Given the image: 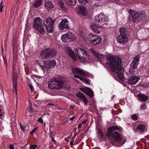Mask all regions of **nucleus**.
<instances>
[{
    "label": "nucleus",
    "instance_id": "obj_1",
    "mask_svg": "<svg viewBox=\"0 0 149 149\" xmlns=\"http://www.w3.org/2000/svg\"><path fill=\"white\" fill-rule=\"evenodd\" d=\"M108 66L113 72L116 73L118 78L120 80L123 79L124 70L121 67L122 59L119 57H114L113 56L107 57Z\"/></svg>",
    "mask_w": 149,
    "mask_h": 149
},
{
    "label": "nucleus",
    "instance_id": "obj_2",
    "mask_svg": "<svg viewBox=\"0 0 149 149\" xmlns=\"http://www.w3.org/2000/svg\"><path fill=\"white\" fill-rule=\"evenodd\" d=\"M57 54V52L54 49L46 48L42 50L40 53V56L42 59H48L54 57Z\"/></svg>",
    "mask_w": 149,
    "mask_h": 149
},
{
    "label": "nucleus",
    "instance_id": "obj_3",
    "mask_svg": "<svg viewBox=\"0 0 149 149\" xmlns=\"http://www.w3.org/2000/svg\"><path fill=\"white\" fill-rule=\"evenodd\" d=\"M78 58L83 62L88 61L90 59V56L87 52L81 48H77L75 51Z\"/></svg>",
    "mask_w": 149,
    "mask_h": 149
},
{
    "label": "nucleus",
    "instance_id": "obj_4",
    "mask_svg": "<svg viewBox=\"0 0 149 149\" xmlns=\"http://www.w3.org/2000/svg\"><path fill=\"white\" fill-rule=\"evenodd\" d=\"M56 21L55 19H53L50 16L43 21L44 26L46 27V29L48 33H52L54 31V23Z\"/></svg>",
    "mask_w": 149,
    "mask_h": 149
},
{
    "label": "nucleus",
    "instance_id": "obj_5",
    "mask_svg": "<svg viewBox=\"0 0 149 149\" xmlns=\"http://www.w3.org/2000/svg\"><path fill=\"white\" fill-rule=\"evenodd\" d=\"M96 22L99 23L104 28L107 26V24L109 22V18L105 15L103 13H101L96 15L94 17Z\"/></svg>",
    "mask_w": 149,
    "mask_h": 149
},
{
    "label": "nucleus",
    "instance_id": "obj_6",
    "mask_svg": "<svg viewBox=\"0 0 149 149\" xmlns=\"http://www.w3.org/2000/svg\"><path fill=\"white\" fill-rule=\"evenodd\" d=\"M34 23L33 27L36 29L41 34H44L45 33V29L42 26V20L40 17L35 18L34 20Z\"/></svg>",
    "mask_w": 149,
    "mask_h": 149
},
{
    "label": "nucleus",
    "instance_id": "obj_7",
    "mask_svg": "<svg viewBox=\"0 0 149 149\" xmlns=\"http://www.w3.org/2000/svg\"><path fill=\"white\" fill-rule=\"evenodd\" d=\"M130 11L132 15H134L133 19L134 22L142 21L146 19V15L144 11H134L132 12L130 10Z\"/></svg>",
    "mask_w": 149,
    "mask_h": 149
},
{
    "label": "nucleus",
    "instance_id": "obj_8",
    "mask_svg": "<svg viewBox=\"0 0 149 149\" xmlns=\"http://www.w3.org/2000/svg\"><path fill=\"white\" fill-rule=\"evenodd\" d=\"M111 136L113 139L117 143H119L121 145L124 144L126 141V139L125 138H122L121 134L116 132H114L112 133Z\"/></svg>",
    "mask_w": 149,
    "mask_h": 149
},
{
    "label": "nucleus",
    "instance_id": "obj_9",
    "mask_svg": "<svg viewBox=\"0 0 149 149\" xmlns=\"http://www.w3.org/2000/svg\"><path fill=\"white\" fill-rule=\"evenodd\" d=\"M56 64V62L55 60H49L46 62H43V65L41 64L40 66L42 70H45V69H49L52 67H54Z\"/></svg>",
    "mask_w": 149,
    "mask_h": 149
},
{
    "label": "nucleus",
    "instance_id": "obj_10",
    "mask_svg": "<svg viewBox=\"0 0 149 149\" xmlns=\"http://www.w3.org/2000/svg\"><path fill=\"white\" fill-rule=\"evenodd\" d=\"M61 38L63 42L67 43L70 42H73L75 38L74 35L70 32L61 36Z\"/></svg>",
    "mask_w": 149,
    "mask_h": 149
},
{
    "label": "nucleus",
    "instance_id": "obj_11",
    "mask_svg": "<svg viewBox=\"0 0 149 149\" xmlns=\"http://www.w3.org/2000/svg\"><path fill=\"white\" fill-rule=\"evenodd\" d=\"M62 81V80L54 78L53 81L49 83L48 87L52 89H58Z\"/></svg>",
    "mask_w": 149,
    "mask_h": 149
},
{
    "label": "nucleus",
    "instance_id": "obj_12",
    "mask_svg": "<svg viewBox=\"0 0 149 149\" xmlns=\"http://www.w3.org/2000/svg\"><path fill=\"white\" fill-rule=\"evenodd\" d=\"M71 70L74 76L75 75H76V74L83 76L85 77H86L88 76L87 74L85 73L84 70H81L77 68L72 67Z\"/></svg>",
    "mask_w": 149,
    "mask_h": 149
},
{
    "label": "nucleus",
    "instance_id": "obj_13",
    "mask_svg": "<svg viewBox=\"0 0 149 149\" xmlns=\"http://www.w3.org/2000/svg\"><path fill=\"white\" fill-rule=\"evenodd\" d=\"M68 24V21L67 19H65L62 20L58 26L60 30H63L64 29H69V28Z\"/></svg>",
    "mask_w": 149,
    "mask_h": 149
},
{
    "label": "nucleus",
    "instance_id": "obj_14",
    "mask_svg": "<svg viewBox=\"0 0 149 149\" xmlns=\"http://www.w3.org/2000/svg\"><path fill=\"white\" fill-rule=\"evenodd\" d=\"M117 41L121 44H125L128 41V36L118 35L117 37Z\"/></svg>",
    "mask_w": 149,
    "mask_h": 149
},
{
    "label": "nucleus",
    "instance_id": "obj_15",
    "mask_svg": "<svg viewBox=\"0 0 149 149\" xmlns=\"http://www.w3.org/2000/svg\"><path fill=\"white\" fill-rule=\"evenodd\" d=\"M140 79V77L137 76H132L127 79L128 82L130 84L134 85Z\"/></svg>",
    "mask_w": 149,
    "mask_h": 149
},
{
    "label": "nucleus",
    "instance_id": "obj_16",
    "mask_svg": "<svg viewBox=\"0 0 149 149\" xmlns=\"http://www.w3.org/2000/svg\"><path fill=\"white\" fill-rule=\"evenodd\" d=\"M120 130V128L117 126H113L109 127L107 130V136L109 137L111 136L112 132L116 130Z\"/></svg>",
    "mask_w": 149,
    "mask_h": 149
},
{
    "label": "nucleus",
    "instance_id": "obj_17",
    "mask_svg": "<svg viewBox=\"0 0 149 149\" xmlns=\"http://www.w3.org/2000/svg\"><path fill=\"white\" fill-rule=\"evenodd\" d=\"M76 95L77 96L80 98V100H83L85 104H87L88 103V101L85 96L81 93L79 92L77 93Z\"/></svg>",
    "mask_w": 149,
    "mask_h": 149
},
{
    "label": "nucleus",
    "instance_id": "obj_18",
    "mask_svg": "<svg viewBox=\"0 0 149 149\" xmlns=\"http://www.w3.org/2000/svg\"><path fill=\"white\" fill-rule=\"evenodd\" d=\"M137 96L138 97V100L140 102H146L148 99L147 95L143 93H139Z\"/></svg>",
    "mask_w": 149,
    "mask_h": 149
},
{
    "label": "nucleus",
    "instance_id": "obj_19",
    "mask_svg": "<svg viewBox=\"0 0 149 149\" xmlns=\"http://www.w3.org/2000/svg\"><path fill=\"white\" fill-rule=\"evenodd\" d=\"M65 50L69 56L73 60L76 59L75 55L73 51L69 47H66Z\"/></svg>",
    "mask_w": 149,
    "mask_h": 149
},
{
    "label": "nucleus",
    "instance_id": "obj_20",
    "mask_svg": "<svg viewBox=\"0 0 149 149\" xmlns=\"http://www.w3.org/2000/svg\"><path fill=\"white\" fill-rule=\"evenodd\" d=\"M90 27L94 32L97 34L100 33V28L97 25L95 24H91L90 26Z\"/></svg>",
    "mask_w": 149,
    "mask_h": 149
},
{
    "label": "nucleus",
    "instance_id": "obj_21",
    "mask_svg": "<svg viewBox=\"0 0 149 149\" xmlns=\"http://www.w3.org/2000/svg\"><path fill=\"white\" fill-rule=\"evenodd\" d=\"M102 40V39L100 37L96 35L93 41L91 43L93 45L95 46L100 43Z\"/></svg>",
    "mask_w": 149,
    "mask_h": 149
},
{
    "label": "nucleus",
    "instance_id": "obj_22",
    "mask_svg": "<svg viewBox=\"0 0 149 149\" xmlns=\"http://www.w3.org/2000/svg\"><path fill=\"white\" fill-rule=\"evenodd\" d=\"M119 35L129 36L127 30L124 27H122L119 29Z\"/></svg>",
    "mask_w": 149,
    "mask_h": 149
},
{
    "label": "nucleus",
    "instance_id": "obj_23",
    "mask_svg": "<svg viewBox=\"0 0 149 149\" xmlns=\"http://www.w3.org/2000/svg\"><path fill=\"white\" fill-rule=\"evenodd\" d=\"M45 7L46 10H49L53 8L54 6L52 3L49 1H46L45 3Z\"/></svg>",
    "mask_w": 149,
    "mask_h": 149
},
{
    "label": "nucleus",
    "instance_id": "obj_24",
    "mask_svg": "<svg viewBox=\"0 0 149 149\" xmlns=\"http://www.w3.org/2000/svg\"><path fill=\"white\" fill-rule=\"evenodd\" d=\"M86 8L82 6H79L77 9L78 13L81 14L82 15H86Z\"/></svg>",
    "mask_w": 149,
    "mask_h": 149
},
{
    "label": "nucleus",
    "instance_id": "obj_25",
    "mask_svg": "<svg viewBox=\"0 0 149 149\" xmlns=\"http://www.w3.org/2000/svg\"><path fill=\"white\" fill-rule=\"evenodd\" d=\"M63 87L67 89H70V87L68 84V83L62 80V82L59 87V88H61Z\"/></svg>",
    "mask_w": 149,
    "mask_h": 149
},
{
    "label": "nucleus",
    "instance_id": "obj_26",
    "mask_svg": "<svg viewBox=\"0 0 149 149\" xmlns=\"http://www.w3.org/2000/svg\"><path fill=\"white\" fill-rule=\"evenodd\" d=\"M145 128V125L143 124H141L139 125L136 127V130L139 131L141 133L144 132V130Z\"/></svg>",
    "mask_w": 149,
    "mask_h": 149
},
{
    "label": "nucleus",
    "instance_id": "obj_27",
    "mask_svg": "<svg viewBox=\"0 0 149 149\" xmlns=\"http://www.w3.org/2000/svg\"><path fill=\"white\" fill-rule=\"evenodd\" d=\"M42 0H35L33 2V6L35 8H37L41 6Z\"/></svg>",
    "mask_w": 149,
    "mask_h": 149
},
{
    "label": "nucleus",
    "instance_id": "obj_28",
    "mask_svg": "<svg viewBox=\"0 0 149 149\" xmlns=\"http://www.w3.org/2000/svg\"><path fill=\"white\" fill-rule=\"evenodd\" d=\"M88 88V90L86 94L88 95L90 98H91L94 96V92L90 88Z\"/></svg>",
    "mask_w": 149,
    "mask_h": 149
},
{
    "label": "nucleus",
    "instance_id": "obj_29",
    "mask_svg": "<svg viewBox=\"0 0 149 149\" xmlns=\"http://www.w3.org/2000/svg\"><path fill=\"white\" fill-rule=\"evenodd\" d=\"M13 86L14 88L13 90L17 94V80H13Z\"/></svg>",
    "mask_w": 149,
    "mask_h": 149
},
{
    "label": "nucleus",
    "instance_id": "obj_30",
    "mask_svg": "<svg viewBox=\"0 0 149 149\" xmlns=\"http://www.w3.org/2000/svg\"><path fill=\"white\" fill-rule=\"evenodd\" d=\"M95 36L92 34H89L87 37V40H88L91 42L93 41Z\"/></svg>",
    "mask_w": 149,
    "mask_h": 149
},
{
    "label": "nucleus",
    "instance_id": "obj_31",
    "mask_svg": "<svg viewBox=\"0 0 149 149\" xmlns=\"http://www.w3.org/2000/svg\"><path fill=\"white\" fill-rule=\"evenodd\" d=\"M79 3L81 5H85L90 3L91 0H78Z\"/></svg>",
    "mask_w": 149,
    "mask_h": 149
},
{
    "label": "nucleus",
    "instance_id": "obj_32",
    "mask_svg": "<svg viewBox=\"0 0 149 149\" xmlns=\"http://www.w3.org/2000/svg\"><path fill=\"white\" fill-rule=\"evenodd\" d=\"M130 10H131V11H132V12L134 11V10H132V9H130V10H129V13L130 14V15H129L128 18V19L129 20V21L130 22H131L132 21L134 22V20L133 19V17H133L134 15H132L131 13L130 12Z\"/></svg>",
    "mask_w": 149,
    "mask_h": 149
},
{
    "label": "nucleus",
    "instance_id": "obj_33",
    "mask_svg": "<svg viewBox=\"0 0 149 149\" xmlns=\"http://www.w3.org/2000/svg\"><path fill=\"white\" fill-rule=\"evenodd\" d=\"M138 64H139L137 63V64H135V63L132 62V63L131 64V66L129 70V72H131V70L132 69L135 70L137 68V65Z\"/></svg>",
    "mask_w": 149,
    "mask_h": 149
},
{
    "label": "nucleus",
    "instance_id": "obj_34",
    "mask_svg": "<svg viewBox=\"0 0 149 149\" xmlns=\"http://www.w3.org/2000/svg\"><path fill=\"white\" fill-rule=\"evenodd\" d=\"M140 57V56L139 55H137L134 58L132 62L135 63V64H137V63L139 64V60Z\"/></svg>",
    "mask_w": 149,
    "mask_h": 149
},
{
    "label": "nucleus",
    "instance_id": "obj_35",
    "mask_svg": "<svg viewBox=\"0 0 149 149\" xmlns=\"http://www.w3.org/2000/svg\"><path fill=\"white\" fill-rule=\"evenodd\" d=\"M79 35L84 40L86 41L87 40V36L85 34H84L83 32L79 31Z\"/></svg>",
    "mask_w": 149,
    "mask_h": 149
},
{
    "label": "nucleus",
    "instance_id": "obj_36",
    "mask_svg": "<svg viewBox=\"0 0 149 149\" xmlns=\"http://www.w3.org/2000/svg\"><path fill=\"white\" fill-rule=\"evenodd\" d=\"M61 8L65 12L68 11V9L64 6L63 3L61 2L58 4Z\"/></svg>",
    "mask_w": 149,
    "mask_h": 149
},
{
    "label": "nucleus",
    "instance_id": "obj_37",
    "mask_svg": "<svg viewBox=\"0 0 149 149\" xmlns=\"http://www.w3.org/2000/svg\"><path fill=\"white\" fill-rule=\"evenodd\" d=\"M76 0H67V3L69 5H74L76 3Z\"/></svg>",
    "mask_w": 149,
    "mask_h": 149
},
{
    "label": "nucleus",
    "instance_id": "obj_38",
    "mask_svg": "<svg viewBox=\"0 0 149 149\" xmlns=\"http://www.w3.org/2000/svg\"><path fill=\"white\" fill-rule=\"evenodd\" d=\"M30 28V24L29 23V22L28 20V19H27L26 24L25 26V29L26 30H27L28 29L29 30V29Z\"/></svg>",
    "mask_w": 149,
    "mask_h": 149
},
{
    "label": "nucleus",
    "instance_id": "obj_39",
    "mask_svg": "<svg viewBox=\"0 0 149 149\" xmlns=\"http://www.w3.org/2000/svg\"><path fill=\"white\" fill-rule=\"evenodd\" d=\"M74 77L75 78H78L81 81H82L83 82L85 79V78H83L82 77H80V76L77 75H75L74 76Z\"/></svg>",
    "mask_w": 149,
    "mask_h": 149
},
{
    "label": "nucleus",
    "instance_id": "obj_40",
    "mask_svg": "<svg viewBox=\"0 0 149 149\" xmlns=\"http://www.w3.org/2000/svg\"><path fill=\"white\" fill-rule=\"evenodd\" d=\"M90 50L92 52V53L93 55L95 56V57H97L99 54L98 53L95 52L93 48H91L90 49Z\"/></svg>",
    "mask_w": 149,
    "mask_h": 149
},
{
    "label": "nucleus",
    "instance_id": "obj_41",
    "mask_svg": "<svg viewBox=\"0 0 149 149\" xmlns=\"http://www.w3.org/2000/svg\"><path fill=\"white\" fill-rule=\"evenodd\" d=\"M140 109L143 110H144L147 108V106L145 103L142 104L140 106Z\"/></svg>",
    "mask_w": 149,
    "mask_h": 149
},
{
    "label": "nucleus",
    "instance_id": "obj_42",
    "mask_svg": "<svg viewBox=\"0 0 149 149\" xmlns=\"http://www.w3.org/2000/svg\"><path fill=\"white\" fill-rule=\"evenodd\" d=\"M97 59L100 61H102L104 59V57L102 55L99 54L97 57Z\"/></svg>",
    "mask_w": 149,
    "mask_h": 149
},
{
    "label": "nucleus",
    "instance_id": "obj_43",
    "mask_svg": "<svg viewBox=\"0 0 149 149\" xmlns=\"http://www.w3.org/2000/svg\"><path fill=\"white\" fill-rule=\"evenodd\" d=\"M13 80H17V74L15 72H14L12 74Z\"/></svg>",
    "mask_w": 149,
    "mask_h": 149
},
{
    "label": "nucleus",
    "instance_id": "obj_44",
    "mask_svg": "<svg viewBox=\"0 0 149 149\" xmlns=\"http://www.w3.org/2000/svg\"><path fill=\"white\" fill-rule=\"evenodd\" d=\"M132 118L134 121H136L138 119V117L136 114L132 115Z\"/></svg>",
    "mask_w": 149,
    "mask_h": 149
},
{
    "label": "nucleus",
    "instance_id": "obj_45",
    "mask_svg": "<svg viewBox=\"0 0 149 149\" xmlns=\"http://www.w3.org/2000/svg\"><path fill=\"white\" fill-rule=\"evenodd\" d=\"M89 88L88 87H86L85 88H81L80 89L86 93L88 90V88Z\"/></svg>",
    "mask_w": 149,
    "mask_h": 149
},
{
    "label": "nucleus",
    "instance_id": "obj_46",
    "mask_svg": "<svg viewBox=\"0 0 149 149\" xmlns=\"http://www.w3.org/2000/svg\"><path fill=\"white\" fill-rule=\"evenodd\" d=\"M48 106H49V105H51L53 106L52 108L53 109H57V105H55L54 104H52V103H49L47 105Z\"/></svg>",
    "mask_w": 149,
    "mask_h": 149
},
{
    "label": "nucleus",
    "instance_id": "obj_47",
    "mask_svg": "<svg viewBox=\"0 0 149 149\" xmlns=\"http://www.w3.org/2000/svg\"><path fill=\"white\" fill-rule=\"evenodd\" d=\"M3 60L4 66H5L6 68H7V63L6 60V57H3Z\"/></svg>",
    "mask_w": 149,
    "mask_h": 149
},
{
    "label": "nucleus",
    "instance_id": "obj_48",
    "mask_svg": "<svg viewBox=\"0 0 149 149\" xmlns=\"http://www.w3.org/2000/svg\"><path fill=\"white\" fill-rule=\"evenodd\" d=\"M37 147V145H30L29 148L30 149H35Z\"/></svg>",
    "mask_w": 149,
    "mask_h": 149
},
{
    "label": "nucleus",
    "instance_id": "obj_49",
    "mask_svg": "<svg viewBox=\"0 0 149 149\" xmlns=\"http://www.w3.org/2000/svg\"><path fill=\"white\" fill-rule=\"evenodd\" d=\"M3 1H2L0 4V12H2V9L3 7V5H2Z\"/></svg>",
    "mask_w": 149,
    "mask_h": 149
},
{
    "label": "nucleus",
    "instance_id": "obj_50",
    "mask_svg": "<svg viewBox=\"0 0 149 149\" xmlns=\"http://www.w3.org/2000/svg\"><path fill=\"white\" fill-rule=\"evenodd\" d=\"M98 133L99 134L100 136L101 137H103V133H102V131L101 130H98Z\"/></svg>",
    "mask_w": 149,
    "mask_h": 149
},
{
    "label": "nucleus",
    "instance_id": "obj_51",
    "mask_svg": "<svg viewBox=\"0 0 149 149\" xmlns=\"http://www.w3.org/2000/svg\"><path fill=\"white\" fill-rule=\"evenodd\" d=\"M29 86L30 88L31 92H32L34 90V88L32 84H30L29 85Z\"/></svg>",
    "mask_w": 149,
    "mask_h": 149
},
{
    "label": "nucleus",
    "instance_id": "obj_52",
    "mask_svg": "<svg viewBox=\"0 0 149 149\" xmlns=\"http://www.w3.org/2000/svg\"><path fill=\"white\" fill-rule=\"evenodd\" d=\"M38 121L41 124H42L43 123V120L41 117L39 118Z\"/></svg>",
    "mask_w": 149,
    "mask_h": 149
},
{
    "label": "nucleus",
    "instance_id": "obj_53",
    "mask_svg": "<svg viewBox=\"0 0 149 149\" xmlns=\"http://www.w3.org/2000/svg\"><path fill=\"white\" fill-rule=\"evenodd\" d=\"M37 130V127H35L31 131V132H30V134H31L33 133H34Z\"/></svg>",
    "mask_w": 149,
    "mask_h": 149
},
{
    "label": "nucleus",
    "instance_id": "obj_54",
    "mask_svg": "<svg viewBox=\"0 0 149 149\" xmlns=\"http://www.w3.org/2000/svg\"><path fill=\"white\" fill-rule=\"evenodd\" d=\"M84 83H85L87 84H90V82L89 80H86V79H85L84 81Z\"/></svg>",
    "mask_w": 149,
    "mask_h": 149
},
{
    "label": "nucleus",
    "instance_id": "obj_55",
    "mask_svg": "<svg viewBox=\"0 0 149 149\" xmlns=\"http://www.w3.org/2000/svg\"><path fill=\"white\" fill-rule=\"evenodd\" d=\"M8 147L9 148V149H14V146L13 144H10L9 146Z\"/></svg>",
    "mask_w": 149,
    "mask_h": 149
},
{
    "label": "nucleus",
    "instance_id": "obj_56",
    "mask_svg": "<svg viewBox=\"0 0 149 149\" xmlns=\"http://www.w3.org/2000/svg\"><path fill=\"white\" fill-rule=\"evenodd\" d=\"M79 131H80V130H79L77 133H76L75 134H74V135L73 136V137H72V138L73 139H74V138H75V137H76V136L77 135V134L79 133Z\"/></svg>",
    "mask_w": 149,
    "mask_h": 149
},
{
    "label": "nucleus",
    "instance_id": "obj_57",
    "mask_svg": "<svg viewBox=\"0 0 149 149\" xmlns=\"http://www.w3.org/2000/svg\"><path fill=\"white\" fill-rule=\"evenodd\" d=\"M113 1L116 3H118L119 2L120 0H112Z\"/></svg>",
    "mask_w": 149,
    "mask_h": 149
},
{
    "label": "nucleus",
    "instance_id": "obj_58",
    "mask_svg": "<svg viewBox=\"0 0 149 149\" xmlns=\"http://www.w3.org/2000/svg\"><path fill=\"white\" fill-rule=\"evenodd\" d=\"M74 139H73L72 138V141H71L70 142V145H71V146H72L73 145V141H74Z\"/></svg>",
    "mask_w": 149,
    "mask_h": 149
},
{
    "label": "nucleus",
    "instance_id": "obj_59",
    "mask_svg": "<svg viewBox=\"0 0 149 149\" xmlns=\"http://www.w3.org/2000/svg\"><path fill=\"white\" fill-rule=\"evenodd\" d=\"M82 124H79L78 125V129H79L82 126Z\"/></svg>",
    "mask_w": 149,
    "mask_h": 149
},
{
    "label": "nucleus",
    "instance_id": "obj_60",
    "mask_svg": "<svg viewBox=\"0 0 149 149\" xmlns=\"http://www.w3.org/2000/svg\"><path fill=\"white\" fill-rule=\"evenodd\" d=\"M51 139H52V141H53L54 142V144H56V141L54 140V139L53 137H52Z\"/></svg>",
    "mask_w": 149,
    "mask_h": 149
},
{
    "label": "nucleus",
    "instance_id": "obj_61",
    "mask_svg": "<svg viewBox=\"0 0 149 149\" xmlns=\"http://www.w3.org/2000/svg\"><path fill=\"white\" fill-rule=\"evenodd\" d=\"M20 126L21 129L22 131H23L25 130L23 126H22L21 125H20Z\"/></svg>",
    "mask_w": 149,
    "mask_h": 149
},
{
    "label": "nucleus",
    "instance_id": "obj_62",
    "mask_svg": "<svg viewBox=\"0 0 149 149\" xmlns=\"http://www.w3.org/2000/svg\"><path fill=\"white\" fill-rule=\"evenodd\" d=\"M76 131V128H74L73 129V130H72V132H74V133Z\"/></svg>",
    "mask_w": 149,
    "mask_h": 149
},
{
    "label": "nucleus",
    "instance_id": "obj_63",
    "mask_svg": "<svg viewBox=\"0 0 149 149\" xmlns=\"http://www.w3.org/2000/svg\"><path fill=\"white\" fill-rule=\"evenodd\" d=\"M74 117H75L74 116L71 118H70V120H72L74 119Z\"/></svg>",
    "mask_w": 149,
    "mask_h": 149
},
{
    "label": "nucleus",
    "instance_id": "obj_64",
    "mask_svg": "<svg viewBox=\"0 0 149 149\" xmlns=\"http://www.w3.org/2000/svg\"><path fill=\"white\" fill-rule=\"evenodd\" d=\"M86 123V120H84V121H83L82 122V123H81V124H82V125H83V124H85Z\"/></svg>",
    "mask_w": 149,
    "mask_h": 149
}]
</instances>
